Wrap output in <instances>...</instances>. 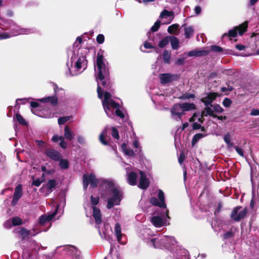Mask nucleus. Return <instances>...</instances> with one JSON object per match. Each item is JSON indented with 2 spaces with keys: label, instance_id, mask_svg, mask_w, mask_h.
Returning <instances> with one entry per match:
<instances>
[{
  "label": "nucleus",
  "instance_id": "6e6552de",
  "mask_svg": "<svg viewBox=\"0 0 259 259\" xmlns=\"http://www.w3.org/2000/svg\"><path fill=\"white\" fill-rule=\"evenodd\" d=\"M224 109L219 104L210 105V107H205L203 111V115L205 116L209 115L213 117H216L217 116L214 114V113H221L223 112Z\"/></svg>",
  "mask_w": 259,
  "mask_h": 259
},
{
  "label": "nucleus",
  "instance_id": "8fccbe9b",
  "mask_svg": "<svg viewBox=\"0 0 259 259\" xmlns=\"http://www.w3.org/2000/svg\"><path fill=\"white\" fill-rule=\"evenodd\" d=\"M202 137V134H196L195 135L193 138V140H192V144H194V143L195 142H196L197 141H198L200 139H201Z\"/></svg>",
  "mask_w": 259,
  "mask_h": 259
},
{
  "label": "nucleus",
  "instance_id": "393cba45",
  "mask_svg": "<svg viewBox=\"0 0 259 259\" xmlns=\"http://www.w3.org/2000/svg\"><path fill=\"white\" fill-rule=\"evenodd\" d=\"M39 101L41 102L50 103L51 104L55 105L57 103L58 99L55 96H50L40 99Z\"/></svg>",
  "mask_w": 259,
  "mask_h": 259
},
{
  "label": "nucleus",
  "instance_id": "bb28decb",
  "mask_svg": "<svg viewBox=\"0 0 259 259\" xmlns=\"http://www.w3.org/2000/svg\"><path fill=\"white\" fill-rule=\"evenodd\" d=\"M180 104L183 113L185 111L195 109L196 107L195 105L193 103H184Z\"/></svg>",
  "mask_w": 259,
  "mask_h": 259
},
{
  "label": "nucleus",
  "instance_id": "dca6fc26",
  "mask_svg": "<svg viewBox=\"0 0 259 259\" xmlns=\"http://www.w3.org/2000/svg\"><path fill=\"white\" fill-rule=\"evenodd\" d=\"M178 76L175 74H171L170 73H163L159 75L160 82L162 84L168 83L173 80H177Z\"/></svg>",
  "mask_w": 259,
  "mask_h": 259
},
{
  "label": "nucleus",
  "instance_id": "72a5a7b5",
  "mask_svg": "<svg viewBox=\"0 0 259 259\" xmlns=\"http://www.w3.org/2000/svg\"><path fill=\"white\" fill-rule=\"evenodd\" d=\"M179 25L177 24H172L168 27L167 31L170 34H175L179 28Z\"/></svg>",
  "mask_w": 259,
  "mask_h": 259
},
{
  "label": "nucleus",
  "instance_id": "9d476101",
  "mask_svg": "<svg viewBox=\"0 0 259 259\" xmlns=\"http://www.w3.org/2000/svg\"><path fill=\"white\" fill-rule=\"evenodd\" d=\"M56 185L57 182L55 180H50L45 186H43L40 188V190L45 195L47 196L53 191Z\"/></svg>",
  "mask_w": 259,
  "mask_h": 259
},
{
  "label": "nucleus",
  "instance_id": "bf43d9fd",
  "mask_svg": "<svg viewBox=\"0 0 259 259\" xmlns=\"http://www.w3.org/2000/svg\"><path fill=\"white\" fill-rule=\"evenodd\" d=\"M194 12L196 15H199L201 13V8L199 6H196L194 8Z\"/></svg>",
  "mask_w": 259,
  "mask_h": 259
},
{
  "label": "nucleus",
  "instance_id": "338daca9",
  "mask_svg": "<svg viewBox=\"0 0 259 259\" xmlns=\"http://www.w3.org/2000/svg\"><path fill=\"white\" fill-rule=\"evenodd\" d=\"M30 106L31 107H32V108H36L37 107H38V103L36 102H31L30 103Z\"/></svg>",
  "mask_w": 259,
  "mask_h": 259
},
{
  "label": "nucleus",
  "instance_id": "603ef678",
  "mask_svg": "<svg viewBox=\"0 0 259 259\" xmlns=\"http://www.w3.org/2000/svg\"><path fill=\"white\" fill-rule=\"evenodd\" d=\"M185 154L183 152H182L180 154V156L179 157V159H178L179 162L180 163V164H182L184 160H185Z\"/></svg>",
  "mask_w": 259,
  "mask_h": 259
},
{
  "label": "nucleus",
  "instance_id": "aec40b11",
  "mask_svg": "<svg viewBox=\"0 0 259 259\" xmlns=\"http://www.w3.org/2000/svg\"><path fill=\"white\" fill-rule=\"evenodd\" d=\"M22 195V186L18 185L15 188L12 204L15 205Z\"/></svg>",
  "mask_w": 259,
  "mask_h": 259
},
{
  "label": "nucleus",
  "instance_id": "9b49d317",
  "mask_svg": "<svg viewBox=\"0 0 259 259\" xmlns=\"http://www.w3.org/2000/svg\"><path fill=\"white\" fill-rule=\"evenodd\" d=\"M64 250L68 255H71L74 259H81L80 251L74 246L67 245L64 247Z\"/></svg>",
  "mask_w": 259,
  "mask_h": 259
},
{
  "label": "nucleus",
  "instance_id": "3c124183",
  "mask_svg": "<svg viewBox=\"0 0 259 259\" xmlns=\"http://www.w3.org/2000/svg\"><path fill=\"white\" fill-rule=\"evenodd\" d=\"M234 148H235L236 152H237V153L240 156H241V157H244V153H243V151L242 149L240 148L238 146H235Z\"/></svg>",
  "mask_w": 259,
  "mask_h": 259
},
{
  "label": "nucleus",
  "instance_id": "69168bd1",
  "mask_svg": "<svg viewBox=\"0 0 259 259\" xmlns=\"http://www.w3.org/2000/svg\"><path fill=\"white\" fill-rule=\"evenodd\" d=\"M245 47L244 46L242 45L238 44L236 45V48L239 51L244 50L245 49Z\"/></svg>",
  "mask_w": 259,
  "mask_h": 259
},
{
  "label": "nucleus",
  "instance_id": "ea45409f",
  "mask_svg": "<svg viewBox=\"0 0 259 259\" xmlns=\"http://www.w3.org/2000/svg\"><path fill=\"white\" fill-rule=\"evenodd\" d=\"M161 22L160 20H157L154 24L152 26L151 30L153 32L157 31L160 26Z\"/></svg>",
  "mask_w": 259,
  "mask_h": 259
},
{
  "label": "nucleus",
  "instance_id": "7ed1b4c3",
  "mask_svg": "<svg viewBox=\"0 0 259 259\" xmlns=\"http://www.w3.org/2000/svg\"><path fill=\"white\" fill-rule=\"evenodd\" d=\"M87 51L80 50H74L68 52V57L70 58V66L69 62L67 63L70 73L74 76L81 73L87 67V60L85 53Z\"/></svg>",
  "mask_w": 259,
  "mask_h": 259
},
{
  "label": "nucleus",
  "instance_id": "c85d7f7f",
  "mask_svg": "<svg viewBox=\"0 0 259 259\" xmlns=\"http://www.w3.org/2000/svg\"><path fill=\"white\" fill-rule=\"evenodd\" d=\"M109 130L108 128H106L100 135V141L104 145H108V142L105 139L107 137L108 131Z\"/></svg>",
  "mask_w": 259,
  "mask_h": 259
},
{
  "label": "nucleus",
  "instance_id": "e2e57ef3",
  "mask_svg": "<svg viewBox=\"0 0 259 259\" xmlns=\"http://www.w3.org/2000/svg\"><path fill=\"white\" fill-rule=\"evenodd\" d=\"M11 223H12V222L10 220L7 221L5 223V225H4L5 228H11L12 227Z\"/></svg>",
  "mask_w": 259,
  "mask_h": 259
},
{
  "label": "nucleus",
  "instance_id": "a878e982",
  "mask_svg": "<svg viewBox=\"0 0 259 259\" xmlns=\"http://www.w3.org/2000/svg\"><path fill=\"white\" fill-rule=\"evenodd\" d=\"M64 136L69 141H71L74 138L73 133L68 126L65 127Z\"/></svg>",
  "mask_w": 259,
  "mask_h": 259
},
{
  "label": "nucleus",
  "instance_id": "4468645a",
  "mask_svg": "<svg viewBox=\"0 0 259 259\" xmlns=\"http://www.w3.org/2000/svg\"><path fill=\"white\" fill-rule=\"evenodd\" d=\"M247 22H245L242 24L236 27V29L230 30L229 31L228 35L230 37H235L237 35V30H238L239 34L242 35L243 33L246 31L247 28Z\"/></svg>",
  "mask_w": 259,
  "mask_h": 259
},
{
  "label": "nucleus",
  "instance_id": "052dcab7",
  "mask_svg": "<svg viewBox=\"0 0 259 259\" xmlns=\"http://www.w3.org/2000/svg\"><path fill=\"white\" fill-rule=\"evenodd\" d=\"M133 146L135 148L138 149L141 148L140 147L139 143L137 139H135L133 142Z\"/></svg>",
  "mask_w": 259,
  "mask_h": 259
},
{
  "label": "nucleus",
  "instance_id": "49530a36",
  "mask_svg": "<svg viewBox=\"0 0 259 259\" xmlns=\"http://www.w3.org/2000/svg\"><path fill=\"white\" fill-rule=\"evenodd\" d=\"M232 103L231 100L228 98H225L223 102V105L226 107H229Z\"/></svg>",
  "mask_w": 259,
  "mask_h": 259
},
{
  "label": "nucleus",
  "instance_id": "f03ea898",
  "mask_svg": "<svg viewBox=\"0 0 259 259\" xmlns=\"http://www.w3.org/2000/svg\"><path fill=\"white\" fill-rule=\"evenodd\" d=\"M90 184L92 187H96L98 185L105 190L102 193V197L107 201V207L111 209L114 205H119L121 200L122 193L114 183L102 178L97 179L94 174H85L83 176V186L84 190Z\"/></svg>",
  "mask_w": 259,
  "mask_h": 259
},
{
  "label": "nucleus",
  "instance_id": "39448f33",
  "mask_svg": "<svg viewBox=\"0 0 259 259\" xmlns=\"http://www.w3.org/2000/svg\"><path fill=\"white\" fill-rule=\"evenodd\" d=\"M9 24V26L8 29L10 30L9 33L7 32H0V39H7L21 34H28L33 32L32 30L31 29H20L15 31V28L18 27L16 23L13 21H10Z\"/></svg>",
  "mask_w": 259,
  "mask_h": 259
},
{
  "label": "nucleus",
  "instance_id": "774afa93",
  "mask_svg": "<svg viewBox=\"0 0 259 259\" xmlns=\"http://www.w3.org/2000/svg\"><path fill=\"white\" fill-rule=\"evenodd\" d=\"M184 61V59L180 58L177 60L176 64L178 65H181V64H183Z\"/></svg>",
  "mask_w": 259,
  "mask_h": 259
},
{
  "label": "nucleus",
  "instance_id": "412c9836",
  "mask_svg": "<svg viewBox=\"0 0 259 259\" xmlns=\"http://www.w3.org/2000/svg\"><path fill=\"white\" fill-rule=\"evenodd\" d=\"M140 179L139 187L142 189H146L149 185V180L147 179L145 173L140 171Z\"/></svg>",
  "mask_w": 259,
  "mask_h": 259
},
{
  "label": "nucleus",
  "instance_id": "473e14b6",
  "mask_svg": "<svg viewBox=\"0 0 259 259\" xmlns=\"http://www.w3.org/2000/svg\"><path fill=\"white\" fill-rule=\"evenodd\" d=\"M194 29L192 26H188L185 28V35L187 38H190L193 34Z\"/></svg>",
  "mask_w": 259,
  "mask_h": 259
},
{
  "label": "nucleus",
  "instance_id": "79ce46f5",
  "mask_svg": "<svg viewBox=\"0 0 259 259\" xmlns=\"http://www.w3.org/2000/svg\"><path fill=\"white\" fill-rule=\"evenodd\" d=\"M60 166L63 169L68 168V162L65 159H61L59 163Z\"/></svg>",
  "mask_w": 259,
  "mask_h": 259
},
{
  "label": "nucleus",
  "instance_id": "09e8293b",
  "mask_svg": "<svg viewBox=\"0 0 259 259\" xmlns=\"http://www.w3.org/2000/svg\"><path fill=\"white\" fill-rule=\"evenodd\" d=\"M63 137L62 136H59L58 135H54L52 138V140L54 142H58L59 141H60L61 140H62Z\"/></svg>",
  "mask_w": 259,
  "mask_h": 259
},
{
  "label": "nucleus",
  "instance_id": "5fc2aeb1",
  "mask_svg": "<svg viewBox=\"0 0 259 259\" xmlns=\"http://www.w3.org/2000/svg\"><path fill=\"white\" fill-rule=\"evenodd\" d=\"M233 235V233L231 231H229L224 235L223 239H227L228 238H231Z\"/></svg>",
  "mask_w": 259,
  "mask_h": 259
},
{
  "label": "nucleus",
  "instance_id": "0eeeda50",
  "mask_svg": "<svg viewBox=\"0 0 259 259\" xmlns=\"http://www.w3.org/2000/svg\"><path fill=\"white\" fill-rule=\"evenodd\" d=\"M247 213V210L246 208L237 206L233 209L230 217L234 221L239 222L246 215Z\"/></svg>",
  "mask_w": 259,
  "mask_h": 259
},
{
  "label": "nucleus",
  "instance_id": "c756f323",
  "mask_svg": "<svg viewBox=\"0 0 259 259\" xmlns=\"http://www.w3.org/2000/svg\"><path fill=\"white\" fill-rule=\"evenodd\" d=\"M207 54L206 51H198L197 50H193L190 51L188 53V57H197V56H201L203 55H205Z\"/></svg>",
  "mask_w": 259,
  "mask_h": 259
},
{
  "label": "nucleus",
  "instance_id": "20e7f679",
  "mask_svg": "<svg viewBox=\"0 0 259 259\" xmlns=\"http://www.w3.org/2000/svg\"><path fill=\"white\" fill-rule=\"evenodd\" d=\"M141 238L150 246L155 248H167L170 245H174L176 241L172 236H159L153 238V234L150 229L146 228L141 231Z\"/></svg>",
  "mask_w": 259,
  "mask_h": 259
},
{
  "label": "nucleus",
  "instance_id": "4be33fe9",
  "mask_svg": "<svg viewBox=\"0 0 259 259\" xmlns=\"http://www.w3.org/2000/svg\"><path fill=\"white\" fill-rule=\"evenodd\" d=\"M114 235H115L118 242L121 244H124L125 242H123L121 240L123 234L121 233L120 225L117 223L114 227Z\"/></svg>",
  "mask_w": 259,
  "mask_h": 259
},
{
  "label": "nucleus",
  "instance_id": "2eb2a0df",
  "mask_svg": "<svg viewBox=\"0 0 259 259\" xmlns=\"http://www.w3.org/2000/svg\"><path fill=\"white\" fill-rule=\"evenodd\" d=\"M218 96V94L216 93H210L202 97L201 101L204 104L205 107H210V105H212L211 103L215 100Z\"/></svg>",
  "mask_w": 259,
  "mask_h": 259
},
{
  "label": "nucleus",
  "instance_id": "f704fd0d",
  "mask_svg": "<svg viewBox=\"0 0 259 259\" xmlns=\"http://www.w3.org/2000/svg\"><path fill=\"white\" fill-rule=\"evenodd\" d=\"M170 53L167 50H164L163 53V59L164 63L168 64L170 61Z\"/></svg>",
  "mask_w": 259,
  "mask_h": 259
},
{
  "label": "nucleus",
  "instance_id": "680f3d73",
  "mask_svg": "<svg viewBox=\"0 0 259 259\" xmlns=\"http://www.w3.org/2000/svg\"><path fill=\"white\" fill-rule=\"evenodd\" d=\"M250 114L253 116H256L259 115V110L257 109H252L251 110Z\"/></svg>",
  "mask_w": 259,
  "mask_h": 259
},
{
  "label": "nucleus",
  "instance_id": "e433bc0d",
  "mask_svg": "<svg viewBox=\"0 0 259 259\" xmlns=\"http://www.w3.org/2000/svg\"><path fill=\"white\" fill-rule=\"evenodd\" d=\"M170 42L171 47L173 49L176 50L178 48L179 42V40L176 37H172L171 39Z\"/></svg>",
  "mask_w": 259,
  "mask_h": 259
},
{
  "label": "nucleus",
  "instance_id": "a211bd4d",
  "mask_svg": "<svg viewBox=\"0 0 259 259\" xmlns=\"http://www.w3.org/2000/svg\"><path fill=\"white\" fill-rule=\"evenodd\" d=\"M127 166L125 167V170L127 173V183L132 186L136 185L137 184V175L134 172H130V166L128 164H125Z\"/></svg>",
  "mask_w": 259,
  "mask_h": 259
},
{
  "label": "nucleus",
  "instance_id": "f3484780",
  "mask_svg": "<svg viewBox=\"0 0 259 259\" xmlns=\"http://www.w3.org/2000/svg\"><path fill=\"white\" fill-rule=\"evenodd\" d=\"M171 113L174 118L179 119L184 114L180 104H177L173 106L171 109Z\"/></svg>",
  "mask_w": 259,
  "mask_h": 259
},
{
  "label": "nucleus",
  "instance_id": "6ab92c4d",
  "mask_svg": "<svg viewBox=\"0 0 259 259\" xmlns=\"http://www.w3.org/2000/svg\"><path fill=\"white\" fill-rule=\"evenodd\" d=\"M160 17L161 19H166V22L163 23L169 24L170 23L174 17V13L172 11H168L166 10H163L160 13Z\"/></svg>",
  "mask_w": 259,
  "mask_h": 259
},
{
  "label": "nucleus",
  "instance_id": "7c9ffc66",
  "mask_svg": "<svg viewBox=\"0 0 259 259\" xmlns=\"http://www.w3.org/2000/svg\"><path fill=\"white\" fill-rule=\"evenodd\" d=\"M121 149L124 154L126 155L133 156L135 155V153L133 150L127 148L125 143H123L121 145Z\"/></svg>",
  "mask_w": 259,
  "mask_h": 259
},
{
  "label": "nucleus",
  "instance_id": "cd10ccee",
  "mask_svg": "<svg viewBox=\"0 0 259 259\" xmlns=\"http://www.w3.org/2000/svg\"><path fill=\"white\" fill-rule=\"evenodd\" d=\"M152 100L155 104L157 103L158 104H160L164 103L165 98L163 94H161L159 95H156L152 97Z\"/></svg>",
  "mask_w": 259,
  "mask_h": 259
},
{
  "label": "nucleus",
  "instance_id": "58836bf2",
  "mask_svg": "<svg viewBox=\"0 0 259 259\" xmlns=\"http://www.w3.org/2000/svg\"><path fill=\"white\" fill-rule=\"evenodd\" d=\"M13 226H19L22 223V220L19 217H15L12 219L11 220Z\"/></svg>",
  "mask_w": 259,
  "mask_h": 259
},
{
  "label": "nucleus",
  "instance_id": "1a4fd4ad",
  "mask_svg": "<svg viewBox=\"0 0 259 259\" xmlns=\"http://www.w3.org/2000/svg\"><path fill=\"white\" fill-rule=\"evenodd\" d=\"M158 197L159 200L156 197H152L150 200V203L154 205L158 206L160 208L165 210L167 209L166 205L165 203L164 193L162 190H159L158 191Z\"/></svg>",
  "mask_w": 259,
  "mask_h": 259
},
{
  "label": "nucleus",
  "instance_id": "37998d69",
  "mask_svg": "<svg viewBox=\"0 0 259 259\" xmlns=\"http://www.w3.org/2000/svg\"><path fill=\"white\" fill-rule=\"evenodd\" d=\"M70 119V116L62 117L58 118V123L60 125L63 124Z\"/></svg>",
  "mask_w": 259,
  "mask_h": 259
},
{
  "label": "nucleus",
  "instance_id": "de8ad7c7",
  "mask_svg": "<svg viewBox=\"0 0 259 259\" xmlns=\"http://www.w3.org/2000/svg\"><path fill=\"white\" fill-rule=\"evenodd\" d=\"M96 39L99 44H102L104 41V36L103 34H100L97 36Z\"/></svg>",
  "mask_w": 259,
  "mask_h": 259
},
{
  "label": "nucleus",
  "instance_id": "ddd939ff",
  "mask_svg": "<svg viewBox=\"0 0 259 259\" xmlns=\"http://www.w3.org/2000/svg\"><path fill=\"white\" fill-rule=\"evenodd\" d=\"M203 116H205V115H203L202 112L201 115L199 114H194L193 116L190 118V121L194 122L193 124L194 129H199L201 127V123L203 122Z\"/></svg>",
  "mask_w": 259,
  "mask_h": 259
},
{
  "label": "nucleus",
  "instance_id": "5701e85b",
  "mask_svg": "<svg viewBox=\"0 0 259 259\" xmlns=\"http://www.w3.org/2000/svg\"><path fill=\"white\" fill-rule=\"evenodd\" d=\"M93 215L95 220L96 224L99 225L102 222V215L100 210L96 206L93 207Z\"/></svg>",
  "mask_w": 259,
  "mask_h": 259
},
{
  "label": "nucleus",
  "instance_id": "f8f14e48",
  "mask_svg": "<svg viewBox=\"0 0 259 259\" xmlns=\"http://www.w3.org/2000/svg\"><path fill=\"white\" fill-rule=\"evenodd\" d=\"M58 208V205L56 207L55 210L54 212L51 213V214H49L48 215H41L39 218V224L40 225H44L46 224L47 222H49L53 220L57 219L55 218L56 215L57 214Z\"/></svg>",
  "mask_w": 259,
  "mask_h": 259
},
{
  "label": "nucleus",
  "instance_id": "13d9d810",
  "mask_svg": "<svg viewBox=\"0 0 259 259\" xmlns=\"http://www.w3.org/2000/svg\"><path fill=\"white\" fill-rule=\"evenodd\" d=\"M144 47L145 48V49H151V48H153L154 47L151 45V43L149 42H147V41H145L144 44Z\"/></svg>",
  "mask_w": 259,
  "mask_h": 259
},
{
  "label": "nucleus",
  "instance_id": "a19ab883",
  "mask_svg": "<svg viewBox=\"0 0 259 259\" xmlns=\"http://www.w3.org/2000/svg\"><path fill=\"white\" fill-rule=\"evenodd\" d=\"M16 118L20 124H21L22 125H26V122L25 120H24V119L23 118V117L21 115H20L19 114H17L16 115Z\"/></svg>",
  "mask_w": 259,
  "mask_h": 259
},
{
  "label": "nucleus",
  "instance_id": "c9c22d12",
  "mask_svg": "<svg viewBox=\"0 0 259 259\" xmlns=\"http://www.w3.org/2000/svg\"><path fill=\"white\" fill-rule=\"evenodd\" d=\"M224 140L227 144L228 148H230L233 146V144L231 142V137L229 134L225 135L224 137Z\"/></svg>",
  "mask_w": 259,
  "mask_h": 259
},
{
  "label": "nucleus",
  "instance_id": "0e129e2a",
  "mask_svg": "<svg viewBox=\"0 0 259 259\" xmlns=\"http://www.w3.org/2000/svg\"><path fill=\"white\" fill-rule=\"evenodd\" d=\"M77 140L80 144H83L85 142L84 138L82 136H78Z\"/></svg>",
  "mask_w": 259,
  "mask_h": 259
},
{
  "label": "nucleus",
  "instance_id": "a18cd8bd",
  "mask_svg": "<svg viewBox=\"0 0 259 259\" xmlns=\"http://www.w3.org/2000/svg\"><path fill=\"white\" fill-rule=\"evenodd\" d=\"M91 204H92V208H93V206H95L96 205L98 204L99 201V197H93V196H91Z\"/></svg>",
  "mask_w": 259,
  "mask_h": 259
},
{
  "label": "nucleus",
  "instance_id": "864d4df0",
  "mask_svg": "<svg viewBox=\"0 0 259 259\" xmlns=\"http://www.w3.org/2000/svg\"><path fill=\"white\" fill-rule=\"evenodd\" d=\"M60 142V145L61 147L63 149H66L67 148V142L64 141V137L63 138L62 140H61Z\"/></svg>",
  "mask_w": 259,
  "mask_h": 259
},
{
  "label": "nucleus",
  "instance_id": "423d86ee",
  "mask_svg": "<svg viewBox=\"0 0 259 259\" xmlns=\"http://www.w3.org/2000/svg\"><path fill=\"white\" fill-rule=\"evenodd\" d=\"M168 210L166 209L163 210L160 213V215L153 216L151 218V222L153 225L156 227H161L165 224L164 217L165 215L169 219V217L168 215Z\"/></svg>",
  "mask_w": 259,
  "mask_h": 259
},
{
  "label": "nucleus",
  "instance_id": "2f4dec72",
  "mask_svg": "<svg viewBox=\"0 0 259 259\" xmlns=\"http://www.w3.org/2000/svg\"><path fill=\"white\" fill-rule=\"evenodd\" d=\"M20 234L22 236L23 238L28 237L29 236H34L35 234H32L30 230H27L25 229H21L20 231Z\"/></svg>",
  "mask_w": 259,
  "mask_h": 259
},
{
  "label": "nucleus",
  "instance_id": "c03bdc74",
  "mask_svg": "<svg viewBox=\"0 0 259 259\" xmlns=\"http://www.w3.org/2000/svg\"><path fill=\"white\" fill-rule=\"evenodd\" d=\"M112 132V136L115 139L118 140L119 138L118 131L114 127H112L111 128Z\"/></svg>",
  "mask_w": 259,
  "mask_h": 259
},
{
  "label": "nucleus",
  "instance_id": "6e6d98bb",
  "mask_svg": "<svg viewBox=\"0 0 259 259\" xmlns=\"http://www.w3.org/2000/svg\"><path fill=\"white\" fill-rule=\"evenodd\" d=\"M41 183L42 182L39 179H37L36 180H33L32 184L36 187H38L40 185Z\"/></svg>",
  "mask_w": 259,
  "mask_h": 259
},
{
  "label": "nucleus",
  "instance_id": "f257e3e1",
  "mask_svg": "<svg viewBox=\"0 0 259 259\" xmlns=\"http://www.w3.org/2000/svg\"><path fill=\"white\" fill-rule=\"evenodd\" d=\"M96 66H95V71L98 88L97 92L98 97L102 100V104L107 115L113 117L114 115L113 110H115L117 116L122 118L124 114L119 110L120 106L116 103L111 98V95L108 91H112V84L109 78V71L105 60L103 59V52L99 51L97 54Z\"/></svg>",
  "mask_w": 259,
  "mask_h": 259
},
{
  "label": "nucleus",
  "instance_id": "4d7b16f0",
  "mask_svg": "<svg viewBox=\"0 0 259 259\" xmlns=\"http://www.w3.org/2000/svg\"><path fill=\"white\" fill-rule=\"evenodd\" d=\"M211 50L214 52H220L222 51V49L221 47L216 46H212Z\"/></svg>",
  "mask_w": 259,
  "mask_h": 259
},
{
  "label": "nucleus",
  "instance_id": "b1692460",
  "mask_svg": "<svg viewBox=\"0 0 259 259\" xmlns=\"http://www.w3.org/2000/svg\"><path fill=\"white\" fill-rule=\"evenodd\" d=\"M46 155L53 160H59L60 158V153L54 149H47L46 150Z\"/></svg>",
  "mask_w": 259,
  "mask_h": 259
},
{
  "label": "nucleus",
  "instance_id": "4c0bfd02",
  "mask_svg": "<svg viewBox=\"0 0 259 259\" xmlns=\"http://www.w3.org/2000/svg\"><path fill=\"white\" fill-rule=\"evenodd\" d=\"M170 37H165L163 39H162L160 41L159 43V46L160 48H163L165 46H166L169 41Z\"/></svg>",
  "mask_w": 259,
  "mask_h": 259
}]
</instances>
